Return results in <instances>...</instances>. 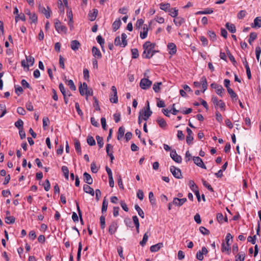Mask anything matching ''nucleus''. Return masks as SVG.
<instances>
[{
    "label": "nucleus",
    "instance_id": "1",
    "mask_svg": "<svg viewBox=\"0 0 261 261\" xmlns=\"http://www.w3.org/2000/svg\"><path fill=\"white\" fill-rule=\"evenodd\" d=\"M143 49L144 51L142 56L144 59H150L155 53L158 52L155 50H152L144 43L143 45Z\"/></svg>",
    "mask_w": 261,
    "mask_h": 261
},
{
    "label": "nucleus",
    "instance_id": "2",
    "mask_svg": "<svg viewBox=\"0 0 261 261\" xmlns=\"http://www.w3.org/2000/svg\"><path fill=\"white\" fill-rule=\"evenodd\" d=\"M170 172L174 177L177 179H181L182 178L181 170L175 167L174 166H171L170 168Z\"/></svg>",
    "mask_w": 261,
    "mask_h": 261
},
{
    "label": "nucleus",
    "instance_id": "3",
    "mask_svg": "<svg viewBox=\"0 0 261 261\" xmlns=\"http://www.w3.org/2000/svg\"><path fill=\"white\" fill-rule=\"evenodd\" d=\"M55 27L56 30L59 32L66 33L67 28L65 25L62 24L61 22L58 19L54 20Z\"/></svg>",
    "mask_w": 261,
    "mask_h": 261
},
{
    "label": "nucleus",
    "instance_id": "4",
    "mask_svg": "<svg viewBox=\"0 0 261 261\" xmlns=\"http://www.w3.org/2000/svg\"><path fill=\"white\" fill-rule=\"evenodd\" d=\"M111 90L113 92V94L110 95V101L112 103H117L118 101L117 89L114 86H113L111 87Z\"/></svg>",
    "mask_w": 261,
    "mask_h": 261
},
{
    "label": "nucleus",
    "instance_id": "5",
    "mask_svg": "<svg viewBox=\"0 0 261 261\" xmlns=\"http://www.w3.org/2000/svg\"><path fill=\"white\" fill-rule=\"evenodd\" d=\"M152 85V82L148 79L143 78L141 79L140 83V87L144 90L148 89Z\"/></svg>",
    "mask_w": 261,
    "mask_h": 261
},
{
    "label": "nucleus",
    "instance_id": "6",
    "mask_svg": "<svg viewBox=\"0 0 261 261\" xmlns=\"http://www.w3.org/2000/svg\"><path fill=\"white\" fill-rule=\"evenodd\" d=\"M186 131L187 132V136L186 137V142L187 143L190 145L191 144H192V141L194 139V134L192 130L189 127H187Z\"/></svg>",
    "mask_w": 261,
    "mask_h": 261
},
{
    "label": "nucleus",
    "instance_id": "7",
    "mask_svg": "<svg viewBox=\"0 0 261 261\" xmlns=\"http://www.w3.org/2000/svg\"><path fill=\"white\" fill-rule=\"evenodd\" d=\"M212 101H213L215 107L219 106L220 108L224 110L225 104L222 100H218L217 97L213 96L212 98Z\"/></svg>",
    "mask_w": 261,
    "mask_h": 261
},
{
    "label": "nucleus",
    "instance_id": "8",
    "mask_svg": "<svg viewBox=\"0 0 261 261\" xmlns=\"http://www.w3.org/2000/svg\"><path fill=\"white\" fill-rule=\"evenodd\" d=\"M170 156L174 161L177 163H180L182 161L181 156L178 155L175 150H172L170 152Z\"/></svg>",
    "mask_w": 261,
    "mask_h": 261
},
{
    "label": "nucleus",
    "instance_id": "9",
    "mask_svg": "<svg viewBox=\"0 0 261 261\" xmlns=\"http://www.w3.org/2000/svg\"><path fill=\"white\" fill-rule=\"evenodd\" d=\"M194 163L201 168L206 169V167L203 162L202 159L199 156H194L193 158Z\"/></svg>",
    "mask_w": 261,
    "mask_h": 261
},
{
    "label": "nucleus",
    "instance_id": "10",
    "mask_svg": "<svg viewBox=\"0 0 261 261\" xmlns=\"http://www.w3.org/2000/svg\"><path fill=\"white\" fill-rule=\"evenodd\" d=\"M118 224L116 221H113L109 227V232L110 234H113L115 233L118 228Z\"/></svg>",
    "mask_w": 261,
    "mask_h": 261
},
{
    "label": "nucleus",
    "instance_id": "11",
    "mask_svg": "<svg viewBox=\"0 0 261 261\" xmlns=\"http://www.w3.org/2000/svg\"><path fill=\"white\" fill-rule=\"evenodd\" d=\"M187 200L186 198H178L177 197H175L173 198L172 203L176 206H180L182 205Z\"/></svg>",
    "mask_w": 261,
    "mask_h": 261
},
{
    "label": "nucleus",
    "instance_id": "12",
    "mask_svg": "<svg viewBox=\"0 0 261 261\" xmlns=\"http://www.w3.org/2000/svg\"><path fill=\"white\" fill-rule=\"evenodd\" d=\"M143 111V115H142V119L145 120L147 121L150 116H151L152 112L151 111L150 108H148L146 110H142Z\"/></svg>",
    "mask_w": 261,
    "mask_h": 261
},
{
    "label": "nucleus",
    "instance_id": "13",
    "mask_svg": "<svg viewBox=\"0 0 261 261\" xmlns=\"http://www.w3.org/2000/svg\"><path fill=\"white\" fill-rule=\"evenodd\" d=\"M159 5L160 9L165 12H171V10H173V8H170L171 6L169 3H162Z\"/></svg>",
    "mask_w": 261,
    "mask_h": 261
},
{
    "label": "nucleus",
    "instance_id": "14",
    "mask_svg": "<svg viewBox=\"0 0 261 261\" xmlns=\"http://www.w3.org/2000/svg\"><path fill=\"white\" fill-rule=\"evenodd\" d=\"M167 48L169 50V54L173 55L176 53V46L173 43H169L167 45Z\"/></svg>",
    "mask_w": 261,
    "mask_h": 261
},
{
    "label": "nucleus",
    "instance_id": "15",
    "mask_svg": "<svg viewBox=\"0 0 261 261\" xmlns=\"http://www.w3.org/2000/svg\"><path fill=\"white\" fill-rule=\"evenodd\" d=\"M92 53L93 56L97 59H100L102 57V55L99 50L96 47L93 46L92 48Z\"/></svg>",
    "mask_w": 261,
    "mask_h": 261
},
{
    "label": "nucleus",
    "instance_id": "16",
    "mask_svg": "<svg viewBox=\"0 0 261 261\" xmlns=\"http://www.w3.org/2000/svg\"><path fill=\"white\" fill-rule=\"evenodd\" d=\"M39 11L40 12L45 15L47 18H49V6H47V9H46L43 6L39 5L38 7Z\"/></svg>",
    "mask_w": 261,
    "mask_h": 261
},
{
    "label": "nucleus",
    "instance_id": "17",
    "mask_svg": "<svg viewBox=\"0 0 261 261\" xmlns=\"http://www.w3.org/2000/svg\"><path fill=\"white\" fill-rule=\"evenodd\" d=\"M93 12H90L88 14V17L89 20L90 21H94L95 20L98 14V10L96 9H93Z\"/></svg>",
    "mask_w": 261,
    "mask_h": 261
},
{
    "label": "nucleus",
    "instance_id": "18",
    "mask_svg": "<svg viewBox=\"0 0 261 261\" xmlns=\"http://www.w3.org/2000/svg\"><path fill=\"white\" fill-rule=\"evenodd\" d=\"M84 180L85 182L88 185H91L93 182V179L91 176L87 172H85L83 174Z\"/></svg>",
    "mask_w": 261,
    "mask_h": 261
},
{
    "label": "nucleus",
    "instance_id": "19",
    "mask_svg": "<svg viewBox=\"0 0 261 261\" xmlns=\"http://www.w3.org/2000/svg\"><path fill=\"white\" fill-rule=\"evenodd\" d=\"M83 190L85 192L90 194L91 196L94 195V191L93 188L88 185H84Z\"/></svg>",
    "mask_w": 261,
    "mask_h": 261
},
{
    "label": "nucleus",
    "instance_id": "20",
    "mask_svg": "<svg viewBox=\"0 0 261 261\" xmlns=\"http://www.w3.org/2000/svg\"><path fill=\"white\" fill-rule=\"evenodd\" d=\"M74 147H75V150L78 154L81 155L82 154V150H81L80 142L79 140L76 138H75L74 139Z\"/></svg>",
    "mask_w": 261,
    "mask_h": 261
},
{
    "label": "nucleus",
    "instance_id": "21",
    "mask_svg": "<svg viewBox=\"0 0 261 261\" xmlns=\"http://www.w3.org/2000/svg\"><path fill=\"white\" fill-rule=\"evenodd\" d=\"M173 22L176 26L179 27L185 22V19L181 17H176L174 19Z\"/></svg>",
    "mask_w": 261,
    "mask_h": 261
},
{
    "label": "nucleus",
    "instance_id": "22",
    "mask_svg": "<svg viewBox=\"0 0 261 261\" xmlns=\"http://www.w3.org/2000/svg\"><path fill=\"white\" fill-rule=\"evenodd\" d=\"M225 50H226V54H227L229 60H230V61L232 63V64L234 66H236L237 63L234 58L233 57V56L230 53V52L227 47H226Z\"/></svg>",
    "mask_w": 261,
    "mask_h": 261
},
{
    "label": "nucleus",
    "instance_id": "23",
    "mask_svg": "<svg viewBox=\"0 0 261 261\" xmlns=\"http://www.w3.org/2000/svg\"><path fill=\"white\" fill-rule=\"evenodd\" d=\"M163 243H159L155 245L151 246L150 248V250L152 252H154L159 251L161 247H163Z\"/></svg>",
    "mask_w": 261,
    "mask_h": 261
},
{
    "label": "nucleus",
    "instance_id": "24",
    "mask_svg": "<svg viewBox=\"0 0 261 261\" xmlns=\"http://www.w3.org/2000/svg\"><path fill=\"white\" fill-rule=\"evenodd\" d=\"M70 45L71 49L74 51H76L79 48L80 46V43L77 40H72L71 42Z\"/></svg>",
    "mask_w": 261,
    "mask_h": 261
},
{
    "label": "nucleus",
    "instance_id": "25",
    "mask_svg": "<svg viewBox=\"0 0 261 261\" xmlns=\"http://www.w3.org/2000/svg\"><path fill=\"white\" fill-rule=\"evenodd\" d=\"M252 28H260L261 27V17H257L254 20V23L252 24Z\"/></svg>",
    "mask_w": 261,
    "mask_h": 261
},
{
    "label": "nucleus",
    "instance_id": "26",
    "mask_svg": "<svg viewBox=\"0 0 261 261\" xmlns=\"http://www.w3.org/2000/svg\"><path fill=\"white\" fill-rule=\"evenodd\" d=\"M225 27L231 33H234L236 32V29L234 24L227 22L225 24Z\"/></svg>",
    "mask_w": 261,
    "mask_h": 261
},
{
    "label": "nucleus",
    "instance_id": "27",
    "mask_svg": "<svg viewBox=\"0 0 261 261\" xmlns=\"http://www.w3.org/2000/svg\"><path fill=\"white\" fill-rule=\"evenodd\" d=\"M200 83L203 88V92H204L207 88V83L205 76H203L200 79Z\"/></svg>",
    "mask_w": 261,
    "mask_h": 261
},
{
    "label": "nucleus",
    "instance_id": "28",
    "mask_svg": "<svg viewBox=\"0 0 261 261\" xmlns=\"http://www.w3.org/2000/svg\"><path fill=\"white\" fill-rule=\"evenodd\" d=\"M156 122L162 128H165L167 126V123L163 118L159 117L156 119Z\"/></svg>",
    "mask_w": 261,
    "mask_h": 261
},
{
    "label": "nucleus",
    "instance_id": "29",
    "mask_svg": "<svg viewBox=\"0 0 261 261\" xmlns=\"http://www.w3.org/2000/svg\"><path fill=\"white\" fill-rule=\"evenodd\" d=\"M65 82L71 90L75 91L76 90V87L72 80H68L65 79Z\"/></svg>",
    "mask_w": 261,
    "mask_h": 261
},
{
    "label": "nucleus",
    "instance_id": "30",
    "mask_svg": "<svg viewBox=\"0 0 261 261\" xmlns=\"http://www.w3.org/2000/svg\"><path fill=\"white\" fill-rule=\"evenodd\" d=\"M228 94H229L230 97L232 98L233 101H236L238 99V97L237 94L234 92V91L232 89H228L227 90Z\"/></svg>",
    "mask_w": 261,
    "mask_h": 261
},
{
    "label": "nucleus",
    "instance_id": "31",
    "mask_svg": "<svg viewBox=\"0 0 261 261\" xmlns=\"http://www.w3.org/2000/svg\"><path fill=\"white\" fill-rule=\"evenodd\" d=\"M125 133V128L123 126H121L119 128L118 131L117 139L121 140L124 136Z\"/></svg>",
    "mask_w": 261,
    "mask_h": 261
},
{
    "label": "nucleus",
    "instance_id": "32",
    "mask_svg": "<svg viewBox=\"0 0 261 261\" xmlns=\"http://www.w3.org/2000/svg\"><path fill=\"white\" fill-rule=\"evenodd\" d=\"M64 177L66 180L69 179V169L67 166H63L61 168Z\"/></svg>",
    "mask_w": 261,
    "mask_h": 261
},
{
    "label": "nucleus",
    "instance_id": "33",
    "mask_svg": "<svg viewBox=\"0 0 261 261\" xmlns=\"http://www.w3.org/2000/svg\"><path fill=\"white\" fill-rule=\"evenodd\" d=\"M143 30V32L140 33V37L141 39H144L147 37L148 31L147 25L146 24L144 25Z\"/></svg>",
    "mask_w": 261,
    "mask_h": 261
},
{
    "label": "nucleus",
    "instance_id": "34",
    "mask_svg": "<svg viewBox=\"0 0 261 261\" xmlns=\"http://www.w3.org/2000/svg\"><path fill=\"white\" fill-rule=\"evenodd\" d=\"M121 22L120 19L116 20L112 24V28L114 31H116L120 27Z\"/></svg>",
    "mask_w": 261,
    "mask_h": 261
},
{
    "label": "nucleus",
    "instance_id": "35",
    "mask_svg": "<svg viewBox=\"0 0 261 261\" xmlns=\"http://www.w3.org/2000/svg\"><path fill=\"white\" fill-rule=\"evenodd\" d=\"M96 40L97 42L100 44L102 50L104 51V44H105V40L104 39L101 37V35H98L96 37Z\"/></svg>",
    "mask_w": 261,
    "mask_h": 261
},
{
    "label": "nucleus",
    "instance_id": "36",
    "mask_svg": "<svg viewBox=\"0 0 261 261\" xmlns=\"http://www.w3.org/2000/svg\"><path fill=\"white\" fill-rule=\"evenodd\" d=\"M216 93L220 96L222 97L224 96L225 90L220 85L216 89Z\"/></svg>",
    "mask_w": 261,
    "mask_h": 261
},
{
    "label": "nucleus",
    "instance_id": "37",
    "mask_svg": "<svg viewBox=\"0 0 261 261\" xmlns=\"http://www.w3.org/2000/svg\"><path fill=\"white\" fill-rule=\"evenodd\" d=\"M213 13V10L211 8H206L203 11H199L196 13V15L199 14H210Z\"/></svg>",
    "mask_w": 261,
    "mask_h": 261
},
{
    "label": "nucleus",
    "instance_id": "38",
    "mask_svg": "<svg viewBox=\"0 0 261 261\" xmlns=\"http://www.w3.org/2000/svg\"><path fill=\"white\" fill-rule=\"evenodd\" d=\"M108 205V201L107 200L106 197L104 198L102 204V207H101V213L102 214L106 213L107 211V207Z\"/></svg>",
    "mask_w": 261,
    "mask_h": 261
},
{
    "label": "nucleus",
    "instance_id": "39",
    "mask_svg": "<svg viewBox=\"0 0 261 261\" xmlns=\"http://www.w3.org/2000/svg\"><path fill=\"white\" fill-rule=\"evenodd\" d=\"M245 254L244 252H241L236 255V261H244Z\"/></svg>",
    "mask_w": 261,
    "mask_h": 261
},
{
    "label": "nucleus",
    "instance_id": "40",
    "mask_svg": "<svg viewBox=\"0 0 261 261\" xmlns=\"http://www.w3.org/2000/svg\"><path fill=\"white\" fill-rule=\"evenodd\" d=\"M189 187L191 190L194 192L195 191L199 190L198 187L195 184L194 181L193 180H190L189 181Z\"/></svg>",
    "mask_w": 261,
    "mask_h": 261
},
{
    "label": "nucleus",
    "instance_id": "41",
    "mask_svg": "<svg viewBox=\"0 0 261 261\" xmlns=\"http://www.w3.org/2000/svg\"><path fill=\"white\" fill-rule=\"evenodd\" d=\"M162 85V82L155 83L153 85V89L156 93H159L160 91V86Z\"/></svg>",
    "mask_w": 261,
    "mask_h": 261
},
{
    "label": "nucleus",
    "instance_id": "42",
    "mask_svg": "<svg viewBox=\"0 0 261 261\" xmlns=\"http://www.w3.org/2000/svg\"><path fill=\"white\" fill-rule=\"evenodd\" d=\"M257 38V34L255 32H252L249 35V38L248 39V42L250 44H251L252 42L254 41Z\"/></svg>",
    "mask_w": 261,
    "mask_h": 261
},
{
    "label": "nucleus",
    "instance_id": "43",
    "mask_svg": "<svg viewBox=\"0 0 261 261\" xmlns=\"http://www.w3.org/2000/svg\"><path fill=\"white\" fill-rule=\"evenodd\" d=\"M76 202V208H77V212H78V214H79V218H80V222L82 224H84V221H83V219L82 218V211L80 208V206H79V203L77 202V201H75Z\"/></svg>",
    "mask_w": 261,
    "mask_h": 261
},
{
    "label": "nucleus",
    "instance_id": "44",
    "mask_svg": "<svg viewBox=\"0 0 261 261\" xmlns=\"http://www.w3.org/2000/svg\"><path fill=\"white\" fill-rule=\"evenodd\" d=\"M87 143L90 146H94V145H95V144H96L95 141L93 137L90 135H89L87 137Z\"/></svg>",
    "mask_w": 261,
    "mask_h": 261
},
{
    "label": "nucleus",
    "instance_id": "45",
    "mask_svg": "<svg viewBox=\"0 0 261 261\" xmlns=\"http://www.w3.org/2000/svg\"><path fill=\"white\" fill-rule=\"evenodd\" d=\"M135 208L137 211L138 215L142 218H144V213L143 210L140 207L138 204L135 205Z\"/></svg>",
    "mask_w": 261,
    "mask_h": 261
},
{
    "label": "nucleus",
    "instance_id": "46",
    "mask_svg": "<svg viewBox=\"0 0 261 261\" xmlns=\"http://www.w3.org/2000/svg\"><path fill=\"white\" fill-rule=\"evenodd\" d=\"M23 122L20 119H19L17 121L15 122V126L19 130L23 129Z\"/></svg>",
    "mask_w": 261,
    "mask_h": 261
},
{
    "label": "nucleus",
    "instance_id": "47",
    "mask_svg": "<svg viewBox=\"0 0 261 261\" xmlns=\"http://www.w3.org/2000/svg\"><path fill=\"white\" fill-rule=\"evenodd\" d=\"M127 36L125 33L121 34V40H122V47H124L127 44V41L126 40Z\"/></svg>",
    "mask_w": 261,
    "mask_h": 261
},
{
    "label": "nucleus",
    "instance_id": "48",
    "mask_svg": "<svg viewBox=\"0 0 261 261\" xmlns=\"http://www.w3.org/2000/svg\"><path fill=\"white\" fill-rule=\"evenodd\" d=\"M96 139L97 141V144L100 148L102 147L103 145V138L101 137H100L99 136H96Z\"/></svg>",
    "mask_w": 261,
    "mask_h": 261
},
{
    "label": "nucleus",
    "instance_id": "49",
    "mask_svg": "<svg viewBox=\"0 0 261 261\" xmlns=\"http://www.w3.org/2000/svg\"><path fill=\"white\" fill-rule=\"evenodd\" d=\"M207 35L212 41H214L216 40V35L213 31H208L207 32Z\"/></svg>",
    "mask_w": 261,
    "mask_h": 261
},
{
    "label": "nucleus",
    "instance_id": "50",
    "mask_svg": "<svg viewBox=\"0 0 261 261\" xmlns=\"http://www.w3.org/2000/svg\"><path fill=\"white\" fill-rule=\"evenodd\" d=\"M5 219V222L7 224H13L15 221V218L13 216H7Z\"/></svg>",
    "mask_w": 261,
    "mask_h": 261
},
{
    "label": "nucleus",
    "instance_id": "51",
    "mask_svg": "<svg viewBox=\"0 0 261 261\" xmlns=\"http://www.w3.org/2000/svg\"><path fill=\"white\" fill-rule=\"evenodd\" d=\"M29 18L31 20V23H36L37 22L38 18L37 16L35 13H32L31 15L29 16Z\"/></svg>",
    "mask_w": 261,
    "mask_h": 261
},
{
    "label": "nucleus",
    "instance_id": "52",
    "mask_svg": "<svg viewBox=\"0 0 261 261\" xmlns=\"http://www.w3.org/2000/svg\"><path fill=\"white\" fill-rule=\"evenodd\" d=\"M67 15L69 19L68 24L70 25V23H73V21L72 20V12L71 9H69L67 11Z\"/></svg>",
    "mask_w": 261,
    "mask_h": 261
},
{
    "label": "nucleus",
    "instance_id": "53",
    "mask_svg": "<svg viewBox=\"0 0 261 261\" xmlns=\"http://www.w3.org/2000/svg\"><path fill=\"white\" fill-rule=\"evenodd\" d=\"M148 237H149V236L147 234V233H145L144 234L142 240L140 242V244L142 246H144L146 244V243L148 240Z\"/></svg>",
    "mask_w": 261,
    "mask_h": 261
},
{
    "label": "nucleus",
    "instance_id": "54",
    "mask_svg": "<svg viewBox=\"0 0 261 261\" xmlns=\"http://www.w3.org/2000/svg\"><path fill=\"white\" fill-rule=\"evenodd\" d=\"M133 59H137L139 57V51L137 48H133L131 49Z\"/></svg>",
    "mask_w": 261,
    "mask_h": 261
},
{
    "label": "nucleus",
    "instance_id": "55",
    "mask_svg": "<svg viewBox=\"0 0 261 261\" xmlns=\"http://www.w3.org/2000/svg\"><path fill=\"white\" fill-rule=\"evenodd\" d=\"M199 231L203 235H208L210 233V231L203 226L199 227Z\"/></svg>",
    "mask_w": 261,
    "mask_h": 261
},
{
    "label": "nucleus",
    "instance_id": "56",
    "mask_svg": "<svg viewBox=\"0 0 261 261\" xmlns=\"http://www.w3.org/2000/svg\"><path fill=\"white\" fill-rule=\"evenodd\" d=\"M149 199L152 205L155 204V199L154 197L153 193L152 192H150L149 193Z\"/></svg>",
    "mask_w": 261,
    "mask_h": 261
},
{
    "label": "nucleus",
    "instance_id": "57",
    "mask_svg": "<svg viewBox=\"0 0 261 261\" xmlns=\"http://www.w3.org/2000/svg\"><path fill=\"white\" fill-rule=\"evenodd\" d=\"M202 184H203V186L205 187H206L209 191H210L211 192H214L213 188L212 187V186L208 183H207L204 179H202Z\"/></svg>",
    "mask_w": 261,
    "mask_h": 261
},
{
    "label": "nucleus",
    "instance_id": "58",
    "mask_svg": "<svg viewBox=\"0 0 261 261\" xmlns=\"http://www.w3.org/2000/svg\"><path fill=\"white\" fill-rule=\"evenodd\" d=\"M21 84L24 88H28L32 90V88L30 86V84L27 82L26 80L23 79L21 81Z\"/></svg>",
    "mask_w": 261,
    "mask_h": 261
},
{
    "label": "nucleus",
    "instance_id": "59",
    "mask_svg": "<svg viewBox=\"0 0 261 261\" xmlns=\"http://www.w3.org/2000/svg\"><path fill=\"white\" fill-rule=\"evenodd\" d=\"M170 13L169 15L173 17H176L178 15V10L176 9L175 8H173L172 10H171V12H169Z\"/></svg>",
    "mask_w": 261,
    "mask_h": 261
},
{
    "label": "nucleus",
    "instance_id": "60",
    "mask_svg": "<svg viewBox=\"0 0 261 261\" xmlns=\"http://www.w3.org/2000/svg\"><path fill=\"white\" fill-rule=\"evenodd\" d=\"M247 14V12L245 10H241L238 14L237 17L238 19H243Z\"/></svg>",
    "mask_w": 261,
    "mask_h": 261
},
{
    "label": "nucleus",
    "instance_id": "61",
    "mask_svg": "<svg viewBox=\"0 0 261 261\" xmlns=\"http://www.w3.org/2000/svg\"><path fill=\"white\" fill-rule=\"evenodd\" d=\"M199 39L201 41L203 46H205L207 45L208 40L204 36H200Z\"/></svg>",
    "mask_w": 261,
    "mask_h": 261
},
{
    "label": "nucleus",
    "instance_id": "62",
    "mask_svg": "<svg viewBox=\"0 0 261 261\" xmlns=\"http://www.w3.org/2000/svg\"><path fill=\"white\" fill-rule=\"evenodd\" d=\"M100 227L101 229H104L106 226L105 217L103 216H101L100 217Z\"/></svg>",
    "mask_w": 261,
    "mask_h": 261
},
{
    "label": "nucleus",
    "instance_id": "63",
    "mask_svg": "<svg viewBox=\"0 0 261 261\" xmlns=\"http://www.w3.org/2000/svg\"><path fill=\"white\" fill-rule=\"evenodd\" d=\"M59 88L63 96H66V91L64 86V85L62 83H60L59 85Z\"/></svg>",
    "mask_w": 261,
    "mask_h": 261
},
{
    "label": "nucleus",
    "instance_id": "64",
    "mask_svg": "<svg viewBox=\"0 0 261 261\" xmlns=\"http://www.w3.org/2000/svg\"><path fill=\"white\" fill-rule=\"evenodd\" d=\"M177 137L179 140H184L185 139V135H184L182 131L178 130L177 131Z\"/></svg>",
    "mask_w": 261,
    "mask_h": 261
}]
</instances>
